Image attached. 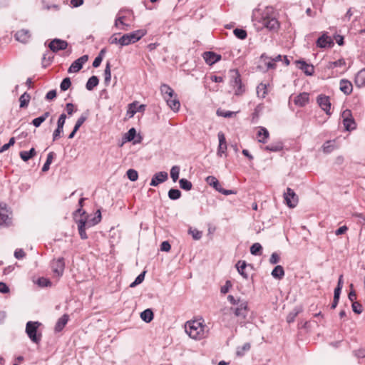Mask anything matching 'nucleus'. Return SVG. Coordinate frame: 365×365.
Listing matches in <instances>:
<instances>
[{
    "instance_id": "nucleus-1",
    "label": "nucleus",
    "mask_w": 365,
    "mask_h": 365,
    "mask_svg": "<svg viewBox=\"0 0 365 365\" xmlns=\"http://www.w3.org/2000/svg\"><path fill=\"white\" fill-rule=\"evenodd\" d=\"M185 330L190 338L195 340L205 338L208 332L202 319L187 322L185 324Z\"/></svg>"
},
{
    "instance_id": "nucleus-2",
    "label": "nucleus",
    "mask_w": 365,
    "mask_h": 365,
    "mask_svg": "<svg viewBox=\"0 0 365 365\" xmlns=\"http://www.w3.org/2000/svg\"><path fill=\"white\" fill-rule=\"evenodd\" d=\"M131 15L130 11H119L116 15L114 27L117 29L128 31L130 26L127 21L129 20V16Z\"/></svg>"
},
{
    "instance_id": "nucleus-3",
    "label": "nucleus",
    "mask_w": 365,
    "mask_h": 365,
    "mask_svg": "<svg viewBox=\"0 0 365 365\" xmlns=\"http://www.w3.org/2000/svg\"><path fill=\"white\" fill-rule=\"evenodd\" d=\"M41 325L38 322L29 321L26 323V333L34 343L38 344L41 341V334H37V329Z\"/></svg>"
},
{
    "instance_id": "nucleus-4",
    "label": "nucleus",
    "mask_w": 365,
    "mask_h": 365,
    "mask_svg": "<svg viewBox=\"0 0 365 365\" xmlns=\"http://www.w3.org/2000/svg\"><path fill=\"white\" fill-rule=\"evenodd\" d=\"M146 34V31L140 29L131 33L123 34L121 36L122 46L134 43L141 39Z\"/></svg>"
},
{
    "instance_id": "nucleus-5",
    "label": "nucleus",
    "mask_w": 365,
    "mask_h": 365,
    "mask_svg": "<svg viewBox=\"0 0 365 365\" xmlns=\"http://www.w3.org/2000/svg\"><path fill=\"white\" fill-rule=\"evenodd\" d=\"M239 304L235 307H232L231 310L234 312L235 315L240 319H245L248 314V304L245 300L238 299Z\"/></svg>"
},
{
    "instance_id": "nucleus-6",
    "label": "nucleus",
    "mask_w": 365,
    "mask_h": 365,
    "mask_svg": "<svg viewBox=\"0 0 365 365\" xmlns=\"http://www.w3.org/2000/svg\"><path fill=\"white\" fill-rule=\"evenodd\" d=\"M231 72L232 73V80L230 81V85L234 89L235 94L236 96H240L245 91V89L242 85L240 74L237 71H232Z\"/></svg>"
},
{
    "instance_id": "nucleus-7",
    "label": "nucleus",
    "mask_w": 365,
    "mask_h": 365,
    "mask_svg": "<svg viewBox=\"0 0 365 365\" xmlns=\"http://www.w3.org/2000/svg\"><path fill=\"white\" fill-rule=\"evenodd\" d=\"M284 199L286 205L291 208H294L298 203V196L294 191L288 187L287 191L284 193Z\"/></svg>"
},
{
    "instance_id": "nucleus-8",
    "label": "nucleus",
    "mask_w": 365,
    "mask_h": 365,
    "mask_svg": "<svg viewBox=\"0 0 365 365\" xmlns=\"http://www.w3.org/2000/svg\"><path fill=\"white\" fill-rule=\"evenodd\" d=\"M260 22L263 27L270 31L277 30L279 26V22L275 17H270L267 15H263Z\"/></svg>"
},
{
    "instance_id": "nucleus-9",
    "label": "nucleus",
    "mask_w": 365,
    "mask_h": 365,
    "mask_svg": "<svg viewBox=\"0 0 365 365\" xmlns=\"http://www.w3.org/2000/svg\"><path fill=\"white\" fill-rule=\"evenodd\" d=\"M82 212V209H78L75 213H74V218L76 222L78 224V229L79 232V235L81 236V238L83 240H86L88 238V236L86 232V230L88 229L87 225L84 222V219L83 217H80L78 219V213H81Z\"/></svg>"
},
{
    "instance_id": "nucleus-10",
    "label": "nucleus",
    "mask_w": 365,
    "mask_h": 365,
    "mask_svg": "<svg viewBox=\"0 0 365 365\" xmlns=\"http://www.w3.org/2000/svg\"><path fill=\"white\" fill-rule=\"evenodd\" d=\"M292 101L294 103L299 107L305 106L309 101V95L308 93L304 92L299 93L297 96H293L292 95L289 97V102Z\"/></svg>"
},
{
    "instance_id": "nucleus-11",
    "label": "nucleus",
    "mask_w": 365,
    "mask_h": 365,
    "mask_svg": "<svg viewBox=\"0 0 365 365\" xmlns=\"http://www.w3.org/2000/svg\"><path fill=\"white\" fill-rule=\"evenodd\" d=\"M317 103L325 113L330 115L331 102L329 97L323 94L319 95L317 98Z\"/></svg>"
},
{
    "instance_id": "nucleus-12",
    "label": "nucleus",
    "mask_w": 365,
    "mask_h": 365,
    "mask_svg": "<svg viewBox=\"0 0 365 365\" xmlns=\"http://www.w3.org/2000/svg\"><path fill=\"white\" fill-rule=\"evenodd\" d=\"M65 264L63 257H60L51 262V269L57 277H61L64 271Z\"/></svg>"
},
{
    "instance_id": "nucleus-13",
    "label": "nucleus",
    "mask_w": 365,
    "mask_h": 365,
    "mask_svg": "<svg viewBox=\"0 0 365 365\" xmlns=\"http://www.w3.org/2000/svg\"><path fill=\"white\" fill-rule=\"evenodd\" d=\"M88 59V56L87 55H83L79 58L74 61L71 66L69 67L68 72V73H76L78 72L83 67V64L87 62Z\"/></svg>"
},
{
    "instance_id": "nucleus-14",
    "label": "nucleus",
    "mask_w": 365,
    "mask_h": 365,
    "mask_svg": "<svg viewBox=\"0 0 365 365\" xmlns=\"http://www.w3.org/2000/svg\"><path fill=\"white\" fill-rule=\"evenodd\" d=\"M168 173L165 171H161L155 173L150 182V186H158L159 184L166 181L168 180Z\"/></svg>"
},
{
    "instance_id": "nucleus-15",
    "label": "nucleus",
    "mask_w": 365,
    "mask_h": 365,
    "mask_svg": "<svg viewBox=\"0 0 365 365\" xmlns=\"http://www.w3.org/2000/svg\"><path fill=\"white\" fill-rule=\"evenodd\" d=\"M68 43L66 41L61 39H54L50 42L48 46L51 51L56 52L60 50H64L66 48Z\"/></svg>"
},
{
    "instance_id": "nucleus-16",
    "label": "nucleus",
    "mask_w": 365,
    "mask_h": 365,
    "mask_svg": "<svg viewBox=\"0 0 365 365\" xmlns=\"http://www.w3.org/2000/svg\"><path fill=\"white\" fill-rule=\"evenodd\" d=\"M0 220L2 223L9 226L11 223V219L9 217V210L6 209V204L0 203Z\"/></svg>"
},
{
    "instance_id": "nucleus-17",
    "label": "nucleus",
    "mask_w": 365,
    "mask_h": 365,
    "mask_svg": "<svg viewBox=\"0 0 365 365\" xmlns=\"http://www.w3.org/2000/svg\"><path fill=\"white\" fill-rule=\"evenodd\" d=\"M97 216L93 217L91 220H88L85 216V212L82 210L81 213H78L80 217H83L84 219V222L87 225V227H91L92 226L98 224L101 220V214L100 210L97 211Z\"/></svg>"
},
{
    "instance_id": "nucleus-18",
    "label": "nucleus",
    "mask_w": 365,
    "mask_h": 365,
    "mask_svg": "<svg viewBox=\"0 0 365 365\" xmlns=\"http://www.w3.org/2000/svg\"><path fill=\"white\" fill-rule=\"evenodd\" d=\"M145 106L139 105L138 102L135 101L128 105V109L127 110V115L130 118L133 117L137 112L144 110Z\"/></svg>"
},
{
    "instance_id": "nucleus-19",
    "label": "nucleus",
    "mask_w": 365,
    "mask_h": 365,
    "mask_svg": "<svg viewBox=\"0 0 365 365\" xmlns=\"http://www.w3.org/2000/svg\"><path fill=\"white\" fill-rule=\"evenodd\" d=\"M203 58L207 64L212 65L220 61L221 56L213 52L207 51L203 53Z\"/></svg>"
},
{
    "instance_id": "nucleus-20",
    "label": "nucleus",
    "mask_w": 365,
    "mask_h": 365,
    "mask_svg": "<svg viewBox=\"0 0 365 365\" xmlns=\"http://www.w3.org/2000/svg\"><path fill=\"white\" fill-rule=\"evenodd\" d=\"M339 89L345 95H349L353 90L351 82L346 79H341L339 83Z\"/></svg>"
},
{
    "instance_id": "nucleus-21",
    "label": "nucleus",
    "mask_w": 365,
    "mask_h": 365,
    "mask_svg": "<svg viewBox=\"0 0 365 365\" xmlns=\"http://www.w3.org/2000/svg\"><path fill=\"white\" fill-rule=\"evenodd\" d=\"M165 101H166L167 105L173 111L178 112L179 110L180 103L177 96H175L173 98H168L167 96H165Z\"/></svg>"
},
{
    "instance_id": "nucleus-22",
    "label": "nucleus",
    "mask_w": 365,
    "mask_h": 365,
    "mask_svg": "<svg viewBox=\"0 0 365 365\" xmlns=\"http://www.w3.org/2000/svg\"><path fill=\"white\" fill-rule=\"evenodd\" d=\"M31 37L30 33L28 30L21 29L16 32L15 34L16 39L21 43H26L29 41Z\"/></svg>"
},
{
    "instance_id": "nucleus-23",
    "label": "nucleus",
    "mask_w": 365,
    "mask_h": 365,
    "mask_svg": "<svg viewBox=\"0 0 365 365\" xmlns=\"http://www.w3.org/2000/svg\"><path fill=\"white\" fill-rule=\"evenodd\" d=\"M332 44L331 38L326 35H322L317 41V45L320 48L330 47Z\"/></svg>"
},
{
    "instance_id": "nucleus-24",
    "label": "nucleus",
    "mask_w": 365,
    "mask_h": 365,
    "mask_svg": "<svg viewBox=\"0 0 365 365\" xmlns=\"http://www.w3.org/2000/svg\"><path fill=\"white\" fill-rule=\"evenodd\" d=\"M354 83L358 88L365 86V69H361L356 73Z\"/></svg>"
},
{
    "instance_id": "nucleus-25",
    "label": "nucleus",
    "mask_w": 365,
    "mask_h": 365,
    "mask_svg": "<svg viewBox=\"0 0 365 365\" xmlns=\"http://www.w3.org/2000/svg\"><path fill=\"white\" fill-rule=\"evenodd\" d=\"M269 137V131L264 127H259L257 132L258 142L262 143H266Z\"/></svg>"
},
{
    "instance_id": "nucleus-26",
    "label": "nucleus",
    "mask_w": 365,
    "mask_h": 365,
    "mask_svg": "<svg viewBox=\"0 0 365 365\" xmlns=\"http://www.w3.org/2000/svg\"><path fill=\"white\" fill-rule=\"evenodd\" d=\"M297 64H299V68L302 70L306 75L312 76L314 73V66L312 65H309L305 61H297Z\"/></svg>"
},
{
    "instance_id": "nucleus-27",
    "label": "nucleus",
    "mask_w": 365,
    "mask_h": 365,
    "mask_svg": "<svg viewBox=\"0 0 365 365\" xmlns=\"http://www.w3.org/2000/svg\"><path fill=\"white\" fill-rule=\"evenodd\" d=\"M68 321V315L63 314L61 318H59L55 326L56 331H61Z\"/></svg>"
},
{
    "instance_id": "nucleus-28",
    "label": "nucleus",
    "mask_w": 365,
    "mask_h": 365,
    "mask_svg": "<svg viewBox=\"0 0 365 365\" xmlns=\"http://www.w3.org/2000/svg\"><path fill=\"white\" fill-rule=\"evenodd\" d=\"M36 155V152L34 148H32L29 151H21L19 153V155H20L21 158L25 162L28 161L29 159H31Z\"/></svg>"
},
{
    "instance_id": "nucleus-29",
    "label": "nucleus",
    "mask_w": 365,
    "mask_h": 365,
    "mask_svg": "<svg viewBox=\"0 0 365 365\" xmlns=\"http://www.w3.org/2000/svg\"><path fill=\"white\" fill-rule=\"evenodd\" d=\"M247 267V263L245 261H239L237 264H236V268L238 271V272L240 273V274H241L243 278L245 279H247L248 278V274L245 272V268Z\"/></svg>"
},
{
    "instance_id": "nucleus-30",
    "label": "nucleus",
    "mask_w": 365,
    "mask_h": 365,
    "mask_svg": "<svg viewBox=\"0 0 365 365\" xmlns=\"http://www.w3.org/2000/svg\"><path fill=\"white\" fill-rule=\"evenodd\" d=\"M272 276L275 279H282L284 276L283 267L281 265L276 266L272 272Z\"/></svg>"
},
{
    "instance_id": "nucleus-31",
    "label": "nucleus",
    "mask_w": 365,
    "mask_h": 365,
    "mask_svg": "<svg viewBox=\"0 0 365 365\" xmlns=\"http://www.w3.org/2000/svg\"><path fill=\"white\" fill-rule=\"evenodd\" d=\"M99 83L98 78L96 76H93L88 80L86 88L88 91H92L95 87L98 86Z\"/></svg>"
},
{
    "instance_id": "nucleus-32",
    "label": "nucleus",
    "mask_w": 365,
    "mask_h": 365,
    "mask_svg": "<svg viewBox=\"0 0 365 365\" xmlns=\"http://www.w3.org/2000/svg\"><path fill=\"white\" fill-rule=\"evenodd\" d=\"M140 317L144 322L149 323L153 319V312L151 309H147L141 312Z\"/></svg>"
},
{
    "instance_id": "nucleus-33",
    "label": "nucleus",
    "mask_w": 365,
    "mask_h": 365,
    "mask_svg": "<svg viewBox=\"0 0 365 365\" xmlns=\"http://www.w3.org/2000/svg\"><path fill=\"white\" fill-rule=\"evenodd\" d=\"M50 115V113L49 112H45L42 115L38 117V118H34L33 120H32V124L38 128L39 127L42 123H43L46 118Z\"/></svg>"
},
{
    "instance_id": "nucleus-34",
    "label": "nucleus",
    "mask_w": 365,
    "mask_h": 365,
    "mask_svg": "<svg viewBox=\"0 0 365 365\" xmlns=\"http://www.w3.org/2000/svg\"><path fill=\"white\" fill-rule=\"evenodd\" d=\"M336 148L334 141L327 140L322 145V150L324 153H330Z\"/></svg>"
},
{
    "instance_id": "nucleus-35",
    "label": "nucleus",
    "mask_w": 365,
    "mask_h": 365,
    "mask_svg": "<svg viewBox=\"0 0 365 365\" xmlns=\"http://www.w3.org/2000/svg\"><path fill=\"white\" fill-rule=\"evenodd\" d=\"M257 94L258 97L264 98L267 94V85L264 83H260L257 87Z\"/></svg>"
},
{
    "instance_id": "nucleus-36",
    "label": "nucleus",
    "mask_w": 365,
    "mask_h": 365,
    "mask_svg": "<svg viewBox=\"0 0 365 365\" xmlns=\"http://www.w3.org/2000/svg\"><path fill=\"white\" fill-rule=\"evenodd\" d=\"M282 148L283 145L281 143H276L265 146L264 149L267 151L278 152L282 150Z\"/></svg>"
},
{
    "instance_id": "nucleus-37",
    "label": "nucleus",
    "mask_w": 365,
    "mask_h": 365,
    "mask_svg": "<svg viewBox=\"0 0 365 365\" xmlns=\"http://www.w3.org/2000/svg\"><path fill=\"white\" fill-rule=\"evenodd\" d=\"M261 58L264 61V64L267 69H274L276 68L274 61L272 57H268L264 54H262Z\"/></svg>"
},
{
    "instance_id": "nucleus-38",
    "label": "nucleus",
    "mask_w": 365,
    "mask_h": 365,
    "mask_svg": "<svg viewBox=\"0 0 365 365\" xmlns=\"http://www.w3.org/2000/svg\"><path fill=\"white\" fill-rule=\"evenodd\" d=\"M343 124L346 130H352L356 128V123L353 117L347 120H344Z\"/></svg>"
},
{
    "instance_id": "nucleus-39",
    "label": "nucleus",
    "mask_w": 365,
    "mask_h": 365,
    "mask_svg": "<svg viewBox=\"0 0 365 365\" xmlns=\"http://www.w3.org/2000/svg\"><path fill=\"white\" fill-rule=\"evenodd\" d=\"M345 65V61L343 58H340L336 61H330L327 65L328 69H334L336 67H341Z\"/></svg>"
},
{
    "instance_id": "nucleus-40",
    "label": "nucleus",
    "mask_w": 365,
    "mask_h": 365,
    "mask_svg": "<svg viewBox=\"0 0 365 365\" xmlns=\"http://www.w3.org/2000/svg\"><path fill=\"white\" fill-rule=\"evenodd\" d=\"M179 184H180V188H182V190H187V191L190 190L192 187V182L185 178L180 179L179 180Z\"/></svg>"
},
{
    "instance_id": "nucleus-41",
    "label": "nucleus",
    "mask_w": 365,
    "mask_h": 365,
    "mask_svg": "<svg viewBox=\"0 0 365 365\" xmlns=\"http://www.w3.org/2000/svg\"><path fill=\"white\" fill-rule=\"evenodd\" d=\"M53 155H54V153L53 152H51L48 154L46 160L42 168L43 172H46L49 170L50 165L51 164V163L53 161Z\"/></svg>"
},
{
    "instance_id": "nucleus-42",
    "label": "nucleus",
    "mask_w": 365,
    "mask_h": 365,
    "mask_svg": "<svg viewBox=\"0 0 365 365\" xmlns=\"http://www.w3.org/2000/svg\"><path fill=\"white\" fill-rule=\"evenodd\" d=\"M180 168L178 165H174L170 170V177L173 182H176L179 178Z\"/></svg>"
},
{
    "instance_id": "nucleus-43",
    "label": "nucleus",
    "mask_w": 365,
    "mask_h": 365,
    "mask_svg": "<svg viewBox=\"0 0 365 365\" xmlns=\"http://www.w3.org/2000/svg\"><path fill=\"white\" fill-rule=\"evenodd\" d=\"M250 349V344L245 343L242 346H239L237 349V355L239 356H242L245 354V353Z\"/></svg>"
},
{
    "instance_id": "nucleus-44",
    "label": "nucleus",
    "mask_w": 365,
    "mask_h": 365,
    "mask_svg": "<svg viewBox=\"0 0 365 365\" xmlns=\"http://www.w3.org/2000/svg\"><path fill=\"white\" fill-rule=\"evenodd\" d=\"M262 249V245L259 243H254L250 247V252L254 255H259L261 254Z\"/></svg>"
},
{
    "instance_id": "nucleus-45",
    "label": "nucleus",
    "mask_w": 365,
    "mask_h": 365,
    "mask_svg": "<svg viewBox=\"0 0 365 365\" xmlns=\"http://www.w3.org/2000/svg\"><path fill=\"white\" fill-rule=\"evenodd\" d=\"M29 100H30V96L29 94H27L26 93H24V94H22L19 98L20 107L21 108L26 107L28 106Z\"/></svg>"
},
{
    "instance_id": "nucleus-46",
    "label": "nucleus",
    "mask_w": 365,
    "mask_h": 365,
    "mask_svg": "<svg viewBox=\"0 0 365 365\" xmlns=\"http://www.w3.org/2000/svg\"><path fill=\"white\" fill-rule=\"evenodd\" d=\"M181 196V192L178 189H170L168 192V197L171 200H178Z\"/></svg>"
},
{
    "instance_id": "nucleus-47",
    "label": "nucleus",
    "mask_w": 365,
    "mask_h": 365,
    "mask_svg": "<svg viewBox=\"0 0 365 365\" xmlns=\"http://www.w3.org/2000/svg\"><path fill=\"white\" fill-rule=\"evenodd\" d=\"M105 83L108 84L111 79V72L110 63H107L106 68L104 70Z\"/></svg>"
},
{
    "instance_id": "nucleus-48",
    "label": "nucleus",
    "mask_w": 365,
    "mask_h": 365,
    "mask_svg": "<svg viewBox=\"0 0 365 365\" xmlns=\"http://www.w3.org/2000/svg\"><path fill=\"white\" fill-rule=\"evenodd\" d=\"M233 33L236 37H237L238 38H240L241 40H243V39L246 38V37H247L246 31L244 29H235L233 31Z\"/></svg>"
},
{
    "instance_id": "nucleus-49",
    "label": "nucleus",
    "mask_w": 365,
    "mask_h": 365,
    "mask_svg": "<svg viewBox=\"0 0 365 365\" xmlns=\"http://www.w3.org/2000/svg\"><path fill=\"white\" fill-rule=\"evenodd\" d=\"M127 176L128 179L131 181H136L138 178V172L134 169H129L127 171Z\"/></svg>"
},
{
    "instance_id": "nucleus-50",
    "label": "nucleus",
    "mask_w": 365,
    "mask_h": 365,
    "mask_svg": "<svg viewBox=\"0 0 365 365\" xmlns=\"http://www.w3.org/2000/svg\"><path fill=\"white\" fill-rule=\"evenodd\" d=\"M235 113H235V112L224 110H220V109H218L217 110V115L218 116H222V117H225V118H231V117L234 116L235 115Z\"/></svg>"
},
{
    "instance_id": "nucleus-51",
    "label": "nucleus",
    "mask_w": 365,
    "mask_h": 365,
    "mask_svg": "<svg viewBox=\"0 0 365 365\" xmlns=\"http://www.w3.org/2000/svg\"><path fill=\"white\" fill-rule=\"evenodd\" d=\"M205 181L209 185L212 187L219 186V181L214 176H207L205 179Z\"/></svg>"
},
{
    "instance_id": "nucleus-52",
    "label": "nucleus",
    "mask_w": 365,
    "mask_h": 365,
    "mask_svg": "<svg viewBox=\"0 0 365 365\" xmlns=\"http://www.w3.org/2000/svg\"><path fill=\"white\" fill-rule=\"evenodd\" d=\"M189 233L192 235V238L195 240H200L202 236V232L199 231L197 229H191L190 228L189 230Z\"/></svg>"
},
{
    "instance_id": "nucleus-53",
    "label": "nucleus",
    "mask_w": 365,
    "mask_h": 365,
    "mask_svg": "<svg viewBox=\"0 0 365 365\" xmlns=\"http://www.w3.org/2000/svg\"><path fill=\"white\" fill-rule=\"evenodd\" d=\"M145 278V272L140 274L135 279L133 282H132L130 285V287H134L137 286L138 284L143 282Z\"/></svg>"
},
{
    "instance_id": "nucleus-54",
    "label": "nucleus",
    "mask_w": 365,
    "mask_h": 365,
    "mask_svg": "<svg viewBox=\"0 0 365 365\" xmlns=\"http://www.w3.org/2000/svg\"><path fill=\"white\" fill-rule=\"evenodd\" d=\"M108 43L110 44H119L122 46L121 37L118 38L117 34H114L108 38Z\"/></svg>"
},
{
    "instance_id": "nucleus-55",
    "label": "nucleus",
    "mask_w": 365,
    "mask_h": 365,
    "mask_svg": "<svg viewBox=\"0 0 365 365\" xmlns=\"http://www.w3.org/2000/svg\"><path fill=\"white\" fill-rule=\"evenodd\" d=\"M71 85V82L70 78H66L62 81L60 88H61V91H65L69 88Z\"/></svg>"
},
{
    "instance_id": "nucleus-56",
    "label": "nucleus",
    "mask_w": 365,
    "mask_h": 365,
    "mask_svg": "<svg viewBox=\"0 0 365 365\" xmlns=\"http://www.w3.org/2000/svg\"><path fill=\"white\" fill-rule=\"evenodd\" d=\"M136 135V130L134 128H130L126 133L125 138L128 141L133 140Z\"/></svg>"
},
{
    "instance_id": "nucleus-57",
    "label": "nucleus",
    "mask_w": 365,
    "mask_h": 365,
    "mask_svg": "<svg viewBox=\"0 0 365 365\" xmlns=\"http://www.w3.org/2000/svg\"><path fill=\"white\" fill-rule=\"evenodd\" d=\"M37 284L39 287H47V286L50 285L51 282L45 277H40L37 280Z\"/></svg>"
},
{
    "instance_id": "nucleus-58",
    "label": "nucleus",
    "mask_w": 365,
    "mask_h": 365,
    "mask_svg": "<svg viewBox=\"0 0 365 365\" xmlns=\"http://www.w3.org/2000/svg\"><path fill=\"white\" fill-rule=\"evenodd\" d=\"M352 309H353V312L356 313V314H361L362 312V307H361V304L360 303H359L358 302H352Z\"/></svg>"
},
{
    "instance_id": "nucleus-59",
    "label": "nucleus",
    "mask_w": 365,
    "mask_h": 365,
    "mask_svg": "<svg viewBox=\"0 0 365 365\" xmlns=\"http://www.w3.org/2000/svg\"><path fill=\"white\" fill-rule=\"evenodd\" d=\"M227 148V145H218V148H217V155L219 157H222V155L226 153Z\"/></svg>"
},
{
    "instance_id": "nucleus-60",
    "label": "nucleus",
    "mask_w": 365,
    "mask_h": 365,
    "mask_svg": "<svg viewBox=\"0 0 365 365\" xmlns=\"http://www.w3.org/2000/svg\"><path fill=\"white\" fill-rule=\"evenodd\" d=\"M63 128L61 127L56 128L53 133V140H56L58 138H60L61 133H63Z\"/></svg>"
},
{
    "instance_id": "nucleus-61",
    "label": "nucleus",
    "mask_w": 365,
    "mask_h": 365,
    "mask_svg": "<svg viewBox=\"0 0 365 365\" xmlns=\"http://www.w3.org/2000/svg\"><path fill=\"white\" fill-rule=\"evenodd\" d=\"M66 119V115L65 113H62L60 115L58 120L57 121V126L63 128V125L65 124V121Z\"/></svg>"
},
{
    "instance_id": "nucleus-62",
    "label": "nucleus",
    "mask_w": 365,
    "mask_h": 365,
    "mask_svg": "<svg viewBox=\"0 0 365 365\" xmlns=\"http://www.w3.org/2000/svg\"><path fill=\"white\" fill-rule=\"evenodd\" d=\"M299 312L298 311H296V310H294L292 312H291L287 317V321L288 323H291V322H293L294 321V319L295 317H297V315L298 314Z\"/></svg>"
},
{
    "instance_id": "nucleus-63",
    "label": "nucleus",
    "mask_w": 365,
    "mask_h": 365,
    "mask_svg": "<svg viewBox=\"0 0 365 365\" xmlns=\"http://www.w3.org/2000/svg\"><path fill=\"white\" fill-rule=\"evenodd\" d=\"M279 262V256L276 252L272 253L269 258V262L272 264H277Z\"/></svg>"
},
{
    "instance_id": "nucleus-64",
    "label": "nucleus",
    "mask_w": 365,
    "mask_h": 365,
    "mask_svg": "<svg viewBox=\"0 0 365 365\" xmlns=\"http://www.w3.org/2000/svg\"><path fill=\"white\" fill-rule=\"evenodd\" d=\"M14 257L18 259H22L25 257V252L22 249H17L14 252Z\"/></svg>"
}]
</instances>
